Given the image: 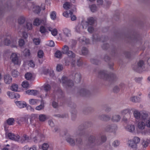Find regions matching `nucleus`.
<instances>
[{"instance_id": "obj_1", "label": "nucleus", "mask_w": 150, "mask_h": 150, "mask_svg": "<svg viewBox=\"0 0 150 150\" xmlns=\"http://www.w3.org/2000/svg\"><path fill=\"white\" fill-rule=\"evenodd\" d=\"M98 76L105 80H110L113 81H116L118 79L117 76L115 74H112L110 76L107 74L106 71L105 70L100 71L98 74Z\"/></svg>"}, {"instance_id": "obj_2", "label": "nucleus", "mask_w": 150, "mask_h": 150, "mask_svg": "<svg viewBox=\"0 0 150 150\" xmlns=\"http://www.w3.org/2000/svg\"><path fill=\"white\" fill-rule=\"evenodd\" d=\"M96 137L94 136H91L88 139V142L91 144L94 143L100 144L105 142L106 140V137L104 135H102L100 136L99 141L96 139Z\"/></svg>"}, {"instance_id": "obj_3", "label": "nucleus", "mask_w": 150, "mask_h": 150, "mask_svg": "<svg viewBox=\"0 0 150 150\" xmlns=\"http://www.w3.org/2000/svg\"><path fill=\"white\" fill-rule=\"evenodd\" d=\"M31 136L33 138V141L35 143L41 142L42 140L41 138L44 137V135L40 133V131L37 130L33 131Z\"/></svg>"}, {"instance_id": "obj_4", "label": "nucleus", "mask_w": 150, "mask_h": 150, "mask_svg": "<svg viewBox=\"0 0 150 150\" xmlns=\"http://www.w3.org/2000/svg\"><path fill=\"white\" fill-rule=\"evenodd\" d=\"M140 140V139L139 137H134L132 139L129 140L127 144L129 147L136 149L137 148V144L139 143Z\"/></svg>"}, {"instance_id": "obj_5", "label": "nucleus", "mask_w": 150, "mask_h": 150, "mask_svg": "<svg viewBox=\"0 0 150 150\" xmlns=\"http://www.w3.org/2000/svg\"><path fill=\"white\" fill-rule=\"evenodd\" d=\"M87 26V22L86 21L83 20L81 23H79L75 26L74 29L76 32L81 33L83 29H86Z\"/></svg>"}, {"instance_id": "obj_6", "label": "nucleus", "mask_w": 150, "mask_h": 150, "mask_svg": "<svg viewBox=\"0 0 150 150\" xmlns=\"http://www.w3.org/2000/svg\"><path fill=\"white\" fill-rule=\"evenodd\" d=\"M59 35L62 40L66 41L71 36V31L69 29L65 28L63 30L62 32L59 34Z\"/></svg>"}, {"instance_id": "obj_7", "label": "nucleus", "mask_w": 150, "mask_h": 150, "mask_svg": "<svg viewBox=\"0 0 150 150\" xmlns=\"http://www.w3.org/2000/svg\"><path fill=\"white\" fill-rule=\"evenodd\" d=\"M137 128L140 131L145 129L146 126L150 128V119L146 122L140 120L137 124Z\"/></svg>"}, {"instance_id": "obj_8", "label": "nucleus", "mask_w": 150, "mask_h": 150, "mask_svg": "<svg viewBox=\"0 0 150 150\" xmlns=\"http://www.w3.org/2000/svg\"><path fill=\"white\" fill-rule=\"evenodd\" d=\"M59 81L62 83L63 86L66 87L71 86L74 85V83L71 80H68L67 78L65 76H63Z\"/></svg>"}, {"instance_id": "obj_9", "label": "nucleus", "mask_w": 150, "mask_h": 150, "mask_svg": "<svg viewBox=\"0 0 150 150\" xmlns=\"http://www.w3.org/2000/svg\"><path fill=\"white\" fill-rule=\"evenodd\" d=\"M144 68V63L142 60L139 61L138 63L137 64L133 67L134 70L139 72L142 71Z\"/></svg>"}, {"instance_id": "obj_10", "label": "nucleus", "mask_w": 150, "mask_h": 150, "mask_svg": "<svg viewBox=\"0 0 150 150\" xmlns=\"http://www.w3.org/2000/svg\"><path fill=\"white\" fill-rule=\"evenodd\" d=\"M10 59L14 64L17 65L20 64L21 62L19 60L17 55L16 53H13L11 55Z\"/></svg>"}, {"instance_id": "obj_11", "label": "nucleus", "mask_w": 150, "mask_h": 150, "mask_svg": "<svg viewBox=\"0 0 150 150\" xmlns=\"http://www.w3.org/2000/svg\"><path fill=\"white\" fill-rule=\"evenodd\" d=\"M117 128V126L115 124L109 125L106 127L105 130L107 132H115Z\"/></svg>"}, {"instance_id": "obj_12", "label": "nucleus", "mask_w": 150, "mask_h": 150, "mask_svg": "<svg viewBox=\"0 0 150 150\" xmlns=\"http://www.w3.org/2000/svg\"><path fill=\"white\" fill-rule=\"evenodd\" d=\"M54 96H52V100L57 98H60L63 97V93L60 89H58L56 93H55V91H54Z\"/></svg>"}, {"instance_id": "obj_13", "label": "nucleus", "mask_w": 150, "mask_h": 150, "mask_svg": "<svg viewBox=\"0 0 150 150\" xmlns=\"http://www.w3.org/2000/svg\"><path fill=\"white\" fill-rule=\"evenodd\" d=\"M8 137L10 139L15 141H18L20 139V136L18 135H15L11 133H8Z\"/></svg>"}, {"instance_id": "obj_14", "label": "nucleus", "mask_w": 150, "mask_h": 150, "mask_svg": "<svg viewBox=\"0 0 150 150\" xmlns=\"http://www.w3.org/2000/svg\"><path fill=\"white\" fill-rule=\"evenodd\" d=\"M46 22V19H44L43 20H41L40 19L38 18H36L33 22V25L35 26L39 25L41 23H42L45 24Z\"/></svg>"}, {"instance_id": "obj_15", "label": "nucleus", "mask_w": 150, "mask_h": 150, "mask_svg": "<svg viewBox=\"0 0 150 150\" xmlns=\"http://www.w3.org/2000/svg\"><path fill=\"white\" fill-rule=\"evenodd\" d=\"M126 130L130 132H133L135 131V126L134 125H128L125 127Z\"/></svg>"}, {"instance_id": "obj_16", "label": "nucleus", "mask_w": 150, "mask_h": 150, "mask_svg": "<svg viewBox=\"0 0 150 150\" xmlns=\"http://www.w3.org/2000/svg\"><path fill=\"white\" fill-rule=\"evenodd\" d=\"M17 106L20 108H21L26 107V104L24 101H18L16 102Z\"/></svg>"}, {"instance_id": "obj_17", "label": "nucleus", "mask_w": 150, "mask_h": 150, "mask_svg": "<svg viewBox=\"0 0 150 150\" xmlns=\"http://www.w3.org/2000/svg\"><path fill=\"white\" fill-rule=\"evenodd\" d=\"M133 114L134 116L136 119L138 120L140 119L141 113L139 110H134Z\"/></svg>"}, {"instance_id": "obj_18", "label": "nucleus", "mask_w": 150, "mask_h": 150, "mask_svg": "<svg viewBox=\"0 0 150 150\" xmlns=\"http://www.w3.org/2000/svg\"><path fill=\"white\" fill-rule=\"evenodd\" d=\"M141 121H144L146 122L147 120L150 119L148 118V113L146 112H143L141 114Z\"/></svg>"}, {"instance_id": "obj_19", "label": "nucleus", "mask_w": 150, "mask_h": 150, "mask_svg": "<svg viewBox=\"0 0 150 150\" xmlns=\"http://www.w3.org/2000/svg\"><path fill=\"white\" fill-rule=\"evenodd\" d=\"M4 82L6 83L9 84L11 82L12 79L9 75L7 74L4 76Z\"/></svg>"}, {"instance_id": "obj_20", "label": "nucleus", "mask_w": 150, "mask_h": 150, "mask_svg": "<svg viewBox=\"0 0 150 150\" xmlns=\"http://www.w3.org/2000/svg\"><path fill=\"white\" fill-rule=\"evenodd\" d=\"M66 140L67 142L72 146H74L75 144V141L71 138V137L69 134L67 135Z\"/></svg>"}, {"instance_id": "obj_21", "label": "nucleus", "mask_w": 150, "mask_h": 150, "mask_svg": "<svg viewBox=\"0 0 150 150\" xmlns=\"http://www.w3.org/2000/svg\"><path fill=\"white\" fill-rule=\"evenodd\" d=\"M130 100L134 103L139 102L141 101V98L137 96H133L130 97Z\"/></svg>"}, {"instance_id": "obj_22", "label": "nucleus", "mask_w": 150, "mask_h": 150, "mask_svg": "<svg viewBox=\"0 0 150 150\" xmlns=\"http://www.w3.org/2000/svg\"><path fill=\"white\" fill-rule=\"evenodd\" d=\"M99 118L101 120L107 121L110 119V117L108 115H102L99 116Z\"/></svg>"}, {"instance_id": "obj_23", "label": "nucleus", "mask_w": 150, "mask_h": 150, "mask_svg": "<svg viewBox=\"0 0 150 150\" xmlns=\"http://www.w3.org/2000/svg\"><path fill=\"white\" fill-rule=\"evenodd\" d=\"M26 93L29 95L35 96L38 93L37 90H28L26 91Z\"/></svg>"}, {"instance_id": "obj_24", "label": "nucleus", "mask_w": 150, "mask_h": 150, "mask_svg": "<svg viewBox=\"0 0 150 150\" xmlns=\"http://www.w3.org/2000/svg\"><path fill=\"white\" fill-rule=\"evenodd\" d=\"M84 127L80 126L76 132V134L79 136L82 135L84 133Z\"/></svg>"}, {"instance_id": "obj_25", "label": "nucleus", "mask_w": 150, "mask_h": 150, "mask_svg": "<svg viewBox=\"0 0 150 150\" xmlns=\"http://www.w3.org/2000/svg\"><path fill=\"white\" fill-rule=\"evenodd\" d=\"M121 119V117L119 115H115L112 116V118L111 120L115 122H119Z\"/></svg>"}, {"instance_id": "obj_26", "label": "nucleus", "mask_w": 150, "mask_h": 150, "mask_svg": "<svg viewBox=\"0 0 150 150\" xmlns=\"http://www.w3.org/2000/svg\"><path fill=\"white\" fill-rule=\"evenodd\" d=\"M26 118L25 117H20L16 119V122L19 124H21L25 121Z\"/></svg>"}, {"instance_id": "obj_27", "label": "nucleus", "mask_w": 150, "mask_h": 150, "mask_svg": "<svg viewBox=\"0 0 150 150\" xmlns=\"http://www.w3.org/2000/svg\"><path fill=\"white\" fill-rule=\"evenodd\" d=\"M25 21V17L23 16H20L18 19V22L19 24H23Z\"/></svg>"}, {"instance_id": "obj_28", "label": "nucleus", "mask_w": 150, "mask_h": 150, "mask_svg": "<svg viewBox=\"0 0 150 150\" xmlns=\"http://www.w3.org/2000/svg\"><path fill=\"white\" fill-rule=\"evenodd\" d=\"M103 37L101 38V39L100 38L99 36L97 34L94 35L92 37V40L93 43L96 42L97 41H100L103 38Z\"/></svg>"}, {"instance_id": "obj_29", "label": "nucleus", "mask_w": 150, "mask_h": 150, "mask_svg": "<svg viewBox=\"0 0 150 150\" xmlns=\"http://www.w3.org/2000/svg\"><path fill=\"white\" fill-rule=\"evenodd\" d=\"M48 30L51 32L53 36H55L57 34V31L56 29L50 27L48 28Z\"/></svg>"}, {"instance_id": "obj_30", "label": "nucleus", "mask_w": 150, "mask_h": 150, "mask_svg": "<svg viewBox=\"0 0 150 150\" xmlns=\"http://www.w3.org/2000/svg\"><path fill=\"white\" fill-rule=\"evenodd\" d=\"M38 118L39 120L42 122L45 121L47 119L46 116L44 114L40 115Z\"/></svg>"}, {"instance_id": "obj_31", "label": "nucleus", "mask_w": 150, "mask_h": 150, "mask_svg": "<svg viewBox=\"0 0 150 150\" xmlns=\"http://www.w3.org/2000/svg\"><path fill=\"white\" fill-rule=\"evenodd\" d=\"M15 121V120L13 118H10L6 120V122L8 125H11L14 124Z\"/></svg>"}, {"instance_id": "obj_32", "label": "nucleus", "mask_w": 150, "mask_h": 150, "mask_svg": "<svg viewBox=\"0 0 150 150\" xmlns=\"http://www.w3.org/2000/svg\"><path fill=\"white\" fill-rule=\"evenodd\" d=\"M43 87L44 90L46 92L50 91L51 88L50 85L46 83L44 85Z\"/></svg>"}, {"instance_id": "obj_33", "label": "nucleus", "mask_w": 150, "mask_h": 150, "mask_svg": "<svg viewBox=\"0 0 150 150\" xmlns=\"http://www.w3.org/2000/svg\"><path fill=\"white\" fill-rule=\"evenodd\" d=\"M39 101V100L38 99H31L29 100L28 102L30 105H35L37 104Z\"/></svg>"}, {"instance_id": "obj_34", "label": "nucleus", "mask_w": 150, "mask_h": 150, "mask_svg": "<svg viewBox=\"0 0 150 150\" xmlns=\"http://www.w3.org/2000/svg\"><path fill=\"white\" fill-rule=\"evenodd\" d=\"M69 50V48L68 46L64 45L62 49V52L63 54H66L70 51Z\"/></svg>"}, {"instance_id": "obj_35", "label": "nucleus", "mask_w": 150, "mask_h": 150, "mask_svg": "<svg viewBox=\"0 0 150 150\" xmlns=\"http://www.w3.org/2000/svg\"><path fill=\"white\" fill-rule=\"evenodd\" d=\"M66 54L71 58H74L76 56V54L72 51L70 50Z\"/></svg>"}, {"instance_id": "obj_36", "label": "nucleus", "mask_w": 150, "mask_h": 150, "mask_svg": "<svg viewBox=\"0 0 150 150\" xmlns=\"http://www.w3.org/2000/svg\"><path fill=\"white\" fill-rule=\"evenodd\" d=\"M40 9L39 6H33V11L36 13H39L40 11Z\"/></svg>"}, {"instance_id": "obj_37", "label": "nucleus", "mask_w": 150, "mask_h": 150, "mask_svg": "<svg viewBox=\"0 0 150 150\" xmlns=\"http://www.w3.org/2000/svg\"><path fill=\"white\" fill-rule=\"evenodd\" d=\"M50 16L51 18L53 20L56 18V13L55 11H52L50 13Z\"/></svg>"}, {"instance_id": "obj_38", "label": "nucleus", "mask_w": 150, "mask_h": 150, "mask_svg": "<svg viewBox=\"0 0 150 150\" xmlns=\"http://www.w3.org/2000/svg\"><path fill=\"white\" fill-rule=\"evenodd\" d=\"M18 89V86L16 84H13L11 87V90L14 91H17Z\"/></svg>"}, {"instance_id": "obj_39", "label": "nucleus", "mask_w": 150, "mask_h": 150, "mask_svg": "<svg viewBox=\"0 0 150 150\" xmlns=\"http://www.w3.org/2000/svg\"><path fill=\"white\" fill-rule=\"evenodd\" d=\"M120 144V141L118 140H116L112 142V146L114 147H117Z\"/></svg>"}, {"instance_id": "obj_40", "label": "nucleus", "mask_w": 150, "mask_h": 150, "mask_svg": "<svg viewBox=\"0 0 150 150\" xmlns=\"http://www.w3.org/2000/svg\"><path fill=\"white\" fill-rule=\"evenodd\" d=\"M88 21H86L88 23V24L92 25L94 23L95 21V19L94 18L92 17H89L87 19Z\"/></svg>"}, {"instance_id": "obj_41", "label": "nucleus", "mask_w": 150, "mask_h": 150, "mask_svg": "<svg viewBox=\"0 0 150 150\" xmlns=\"http://www.w3.org/2000/svg\"><path fill=\"white\" fill-rule=\"evenodd\" d=\"M81 54L83 55H86L88 53V51L87 48L85 47H82L81 50Z\"/></svg>"}, {"instance_id": "obj_42", "label": "nucleus", "mask_w": 150, "mask_h": 150, "mask_svg": "<svg viewBox=\"0 0 150 150\" xmlns=\"http://www.w3.org/2000/svg\"><path fill=\"white\" fill-rule=\"evenodd\" d=\"M72 14V12L70 11H66L63 13V15L64 17L68 18L69 17L70 15H71Z\"/></svg>"}, {"instance_id": "obj_43", "label": "nucleus", "mask_w": 150, "mask_h": 150, "mask_svg": "<svg viewBox=\"0 0 150 150\" xmlns=\"http://www.w3.org/2000/svg\"><path fill=\"white\" fill-rule=\"evenodd\" d=\"M17 43V41L16 39L11 40V46L12 47H16V44Z\"/></svg>"}, {"instance_id": "obj_44", "label": "nucleus", "mask_w": 150, "mask_h": 150, "mask_svg": "<svg viewBox=\"0 0 150 150\" xmlns=\"http://www.w3.org/2000/svg\"><path fill=\"white\" fill-rule=\"evenodd\" d=\"M62 53L59 50L56 51L55 53V57L57 58H61L62 57Z\"/></svg>"}, {"instance_id": "obj_45", "label": "nucleus", "mask_w": 150, "mask_h": 150, "mask_svg": "<svg viewBox=\"0 0 150 150\" xmlns=\"http://www.w3.org/2000/svg\"><path fill=\"white\" fill-rule=\"evenodd\" d=\"M25 77L26 79L29 80L32 79L33 78V75L32 74L30 73H27L25 74Z\"/></svg>"}, {"instance_id": "obj_46", "label": "nucleus", "mask_w": 150, "mask_h": 150, "mask_svg": "<svg viewBox=\"0 0 150 150\" xmlns=\"http://www.w3.org/2000/svg\"><path fill=\"white\" fill-rule=\"evenodd\" d=\"M22 87L24 88H28L29 85L28 82L27 81H23L22 83Z\"/></svg>"}, {"instance_id": "obj_47", "label": "nucleus", "mask_w": 150, "mask_h": 150, "mask_svg": "<svg viewBox=\"0 0 150 150\" xmlns=\"http://www.w3.org/2000/svg\"><path fill=\"white\" fill-rule=\"evenodd\" d=\"M88 92V91L85 89H81L80 91V93H81V95L82 96H84L87 94Z\"/></svg>"}, {"instance_id": "obj_48", "label": "nucleus", "mask_w": 150, "mask_h": 150, "mask_svg": "<svg viewBox=\"0 0 150 150\" xmlns=\"http://www.w3.org/2000/svg\"><path fill=\"white\" fill-rule=\"evenodd\" d=\"M25 28L28 30H31L32 28V23L29 22L27 23L26 24Z\"/></svg>"}, {"instance_id": "obj_49", "label": "nucleus", "mask_w": 150, "mask_h": 150, "mask_svg": "<svg viewBox=\"0 0 150 150\" xmlns=\"http://www.w3.org/2000/svg\"><path fill=\"white\" fill-rule=\"evenodd\" d=\"M71 4L68 2H66L63 5V7L65 9H68L70 8L71 6Z\"/></svg>"}, {"instance_id": "obj_50", "label": "nucleus", "mask_w": 150, "mask_h": 150, "mask_svg": "<svg viewBox=\"0 0 150 150\" xmlns=\"http://www.w3.org/2000/svg\"><path fill=\"white\" fill-rule=\"evenodd\" d=\"M44 105L43 103H41V104L35 108V109L38 110H40L44 108Z\"/></svg>"}, {"instance_id": "obj_51", "label": "nucleus", "mask_w": 150, "mask_h": 150, "mask_svg": "<svg viewBox=\"0 0 150 150\" xmlns=\"http://www.w3.org/2000/svg\"><path fill=\"white\" fill-rule=\"evenodd\" d=\"M30 52L29 49H26L23 52V55L26 57H28L30 56Z\"/></svg>"}, {"instance_id": "obj_52", "label": "nucleus", "mask_w": 150, "mask_h": 150, "mask_svg": "<svg viewBox=\"0 0 150 150\" xmlns=\"http://www.w3.org/2000/svg\"><path fill=\"white\" fill-rule=\"evenodd\" d=\"M33 42L35 45H39L40 43V40L39 38H34L33 39Z\"/></svg>"}, {"instance_id": "obj_53", "label": "nucleus", "mask_w": 150, "mask_h": 150, "mask_svg": "<svg viewBox=\"0 0 150 150\" xmlns=\"http://www.w3.org/2000/svg\"><path fill=\"white\" fill-rule=\"evenodd\" d=\"M44 55L43 51L42 50H39L38 52V56L39 58H42L43 57Z\"/></svg>"}, {"instance_id": "obj_54", "label": "nucleus", "mask_w": 150, "mask_h": 150, "mask_svg": "<svg viewBox=\"0 0 150 150\" xmlns=\"http://www.w3.org/2000/svg\"><path fill=\"white\" fill-rule=\"evenodd\" d=\"M89 7L92 12H94L96 10L97 8L95 5H92L90 6Z\"/></svg>"}, {"instance_id": "obj_55", "label": "nucleus", "mask_w": 150, "mask_h": 150, "mask_svg": "<svg viewBox=\"0 0 150 150\" xmlns=\"http://www.w3.org/2000/svg\"><path fill=\"white\" fill-rule=\"evenodd\" d=\"M18 44L20 46L22 47L25 44V42L24 40L22 39H20L18 41Z\"/></svg>"}, {"instance_id": "obj_56", "label": "nucleus", "mask_w": 150, "mask_h": 150, "mask_svg": "<svg viewBox=\"0 0 150 150\" xmlns=\"http://www.w3.org/2000/svg\"><path fill=\"white\" fill-rule=\"evenodd\" d=\"M63 69V67L62 65L58 64L56 67L57 70L58 71H61Z\"/></svg>"}, {"instance_id": "obj_57", "label": "nucleus", "mask_w": 150, "mask_h": 150, "mask_svg": "<svg viewBox=\"0 0 150 150\" xmlns=\"http://www.w3.org/2000/svg\"><path fill=\"white\" fill-rule=\"evenodd\" d=\"M40 30L41 33H44L47 31V29L45 27L42 26L40 27Z\"/></svg>"}, {"instance_id": "obj_58", "label": "nucleus", "mask_w": 150, "mask_h": 150, "mask_svg": "<svg viewBox=\"0 0 150 150\" xmlns=\"http://www.w3.org/2000/svg\"><path fill=\"white\" fill-rule=\"evenodd\" d=\"M49 145L47 143H44L42 146V149L44 150H47L49 147Z\"/></svg>"}, {"instance_id": "obj_59", "label": "nucleus", "mask_w": 150, "mask_h": 150, "mask_svg": "<svg viewBox=\"0 0 150 150\" xmlns=\"http://www.w3.org/2000/svg\"><path fill=\"white\" fill-rule=\"evenodd\" d=\"M130 111V110L128 109H125L122 110L121 113L122 115H125Z\"/></svg>"}, {"instance_id": "obj_60", "label": "nucleus", "mask_w": 150, "mask_h": 150, "mask_svg": "<svg viewBox=\"0 0 150 150\" xmlns=\"http://www.w3.org/2000/svg\"><path fill=\"white\" fill-rule=\"evenodd\" d=\"M22 140L23 141L22 142H28L29 140V137L26 135H24L22 138Z\"/></svg>"}, {"instance_id": "obj_61", "label": "nucleus", "mask_w": 150, "mask_h": 150, "mask_svg": "<svg viewBox=\"0 0 150 150\" xmlns=\"http://www.w3.org/2000/svg\"><path fill=\"white\" fill-rule=\"evenodd\" d=\"M18 72L16 70H13L12 71V75L14 77H17L18 75Z\"/></svg>"}, {"instance_id": "obj_62", "label": "nucleus", "mask_w": 150, "mask_h": 150, "mask_svg": "<svg viewBox=\"0 0 150 150\" xmlns=\"http://www.w3.org/2000/svg\"><path fill=\"white\" fill-rule=\"evenodd\" d=\"M75 79L79 81L81 79V75L79 73H77L75 74Z\"/></svg>"}, {"instance_id": "obj_63", "label": "nucleus", "mask_w": 150, "mask_h": 150, "mask_svg": "<svg viewBox=\"0 0 150 150\" xmlns=\"http://www.w3.org/2000/svg\"><path fill=\"white\" fill-rule=\"evenodd\" d=\"M14 93L10 92V91H8L7 92V94L8 96H9V97L11 98H14Z\"/></svg>"}, {"instance_id": "obj_64", "label": "nucleus", "mask_w": 150, "mask_h": 150, "mask_svg": "<svg viewBox=\"0 0 150 150\" xmlns=\"http://www.w3.org/2000/svg\"><path fill=\"white\" fill-rule=\"evenodd\" d=\"M47 44L50 47H54V42L52 40L48 41L47 43Z\"/></svg>"}]
</instances>
